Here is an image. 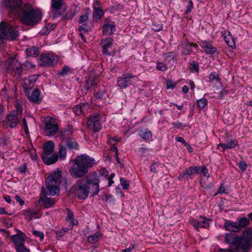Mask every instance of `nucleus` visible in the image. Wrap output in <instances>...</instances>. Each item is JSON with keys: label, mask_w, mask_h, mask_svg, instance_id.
Here are the masks:
<instances>
[{"label": "nucleus", "mask_w": 252, "mask_h": 252, "mask_svg": "<svg viewBox=\"0 0 252 252\" xmlns=\"http://www.w3.org/2000/svg\"><path fill=\"white\" fill-rule=\"evenodd\" d=\"M74 161L75 163L70 172L75 178H80L84 176L88 172L89 168L93 167L95 164L94 159L86 154L77 156Z\"/></svg>", "instance_id": "nucleus-3"}, {"label": "nucleus", "mask_w": 252, "mask_h": 252, "mask_svg": "<svg viewBox=\"0 0 252 252\" xmlns=\"http://www.w3.org/2000/svg\"><path fill=\"white\" fill-rule=\"evenodd\" d=\"M252 240V230L250 229L245 231L241 237L235 234H226V242L229 244L231 249H220L218 252H248Z\"/></svg>", "instance_id": "nucleus-2"}, {"label": "nucleus", "mask_w": 252, "mask_h": 252, "mask_svg": "<svg viewBox=\"0 0 252 252\" xmlns=\"http://www.w3.org/2000/svg\"><path fill=\"white\" fill-rule=\"evenodd\" d=\"M247 164L245 161H241L239 163V167L243 172L247 169Z\"/></svg>", "instance_id": "nucleus-47"}, {"label": "nucleus", "mask_w": 252, "mask_h": 252, "mask_svg": "<svg viewBox=\"0 0 252 252\" xmlns=\"http://www.w3.org/2000/svg\"><path fill=\"white\" fill-rule=\"evenodd\" d=\"M167 89H173L176 86V83L172 80H168L166 82Z\"/></svg>", "instance_id": "nucleus-44"}, {"label": "nucleus", "mask_w": 252, "mask_h": 252, "mask_svg": "<svg viewBox=\"0 0 252 252\" xmlns=\"http://www.w3.org/2000/svg\"><path fill=\"white\" fill-rule=\"evenodd\" d=\"M29 100L34 103H39L42 100L41 92L38 89H34L31 94L28 95Z\"/></svg>", "instance_id": "nucleus-16"}, {"label": "nucleus", "mask_w": 252, "mask_h": 252, "mask_svg": "<svg viewBox=\"0 0 252 252\" xmlns=\"http://www.w3.org/2000/svg\"><path fill=\"white\" fill-rule=\"evenodd\" d=\"M36 75H32L26 78L23 82V86L24 90L27 91L29 89H32L34 85V83L37 79Z\"/></svg>", "instance_id": "nucleus-19"}, {"label": "nucleus", "mask_w": 252, "mask_h": 252, "mask_svg": "<svg viewBox=\"0 0 252 252\" xmlns=\"http://www.w3.org/2000/svg\"><path fill=\"white\" fill-rule=\"evenodd\" d=\"M87 184H88V186L90 188L92 187L91 191L93 196L98 193L99 191V181L97 178H94L90 180L88 179V182Z\"/></svg>", "instance_id": "nucleus-15"}, {"label": "nucleus", "mask_w": 252, "mask_h": 252, "mask_svg": "<svg viewBox=\"0 0 252 252\" xmlns=\"http://www.w3.org/2000/svg\"><path fill=\"white\" fill-rule=\"evenodd\" d=\"M113 150H114L115 153V157L116 159H117L118 162H119V159L118 158V149L116 147H113Z\"/></svg>", "instance_id": "nucleus-60"}, {"label": "nucleus", "mask_w": 252, "mask_h": 252, "mask_svg": "<svg viewBox=\"0 0 252 252\" xmlns=\"http://www.w3.org/2000/svg\"><path fill=\"white\" fill-rule=\"evenodd\" d=\"M55 144L51 140L47 141L43 145L42 155H51L54 151Z\"/></svg>", "instance_id": "nucleus-23"}, {"label": "nucleus", "mask_w": 252, "mask_h": 252, "mask_svg": "<svg viewBox=\"0 0 252 252\" xmlns=\"http://www.w3.org/2000/svg\"><path fill=\"white\" fill-rule=\"evenodd\" d=\"M96 84L97 82L96 81V77L94 76L93 74H90L87 80L86 81V85L85 88L87 90H90Z\"/></svg>", "instance_id": "nucleus-27"}, {"label": "nucleus", "mask_w": 252, "mask_h": 252, "mask_svg": "<svg viewBox=\"0 0 252 252\" xmlns=\"http://www.w3.org/2000/svg\"><path fill=\"white\" fill-rule=\"evenodd\" d=\"M200 170V169L198 166H190L183 171L182 174L179 176V179H181L183 178H188L190 176L198 173Z\"/></svg>", "instance_id": "nucleus-18"}, {"label": "nucleus", "mask_w": 252, "mask_h": 252, "mask_svg": "<svg viewBox=\"0 0 252 252\" xmlns=\"http://www.w3.org/2000/svg\"><path fill=\"white\" fill-rule=\"evenodd\" d=\"M61 172L57 170L50 174L46 182V189L43 187L39 199V202L45 208L51 207L55 203V201L47 197L46 195L54 196L60 192L59 185L61 181Z\"/></svg>", "instance_id": "nucleus-1"}, {"label": "nucleus", "mask_w": 252, "mask_h": 252, "mask_svg": "<svg viewBox=\"0 0 252 252\" xmlns=\"http://www.w3.org/2000/svg\"><path fill=\"white\" fill-rule=\"evenodd\" d=\"M133 249V247H130L128 248L125 249L123 250L122 252H131Z\"/></svg>", "instance_id": "nucleus-64"}, {"label": "nucleus", "mask_w": 252, "mask_h": 252, "mask_svg": "<svg viewBox=\"0 0 252 252\" xmlns=\"http://www.w3.org/2000/svg\"><path fill=\"white\" fill-rule=\"evenodd\" d=\"M42 158L45 164L51 165L57 162L58 159V156L56 154L42 155Z\"/></svg>", "instance_id": "nucleus-24"}, {"label": "nucleus", "mask_w": 252, "mask_h": 252, "mask_svg": "<svg viewBox=\"0 0 252 252\" xmlns=\"http://www.w3.org/2000/svg\"><path fill=\"white\" fill-rule=\"evenodd\" d=\"M209 78L210 81H218L219 80L218 74L217 72H215L211 73L209 75Z\"/></svg>", "instance_id": "nucleus-43"}, {"label": "nucleus", "mask_w": 252, "mask_h": 252, "mask_svg": "<svg viewBox=\"0 0 252 252\" xmlns=\"http://www.w3.org/2000/svg\"><path fill=\"white\" fill-rule=\"evenodd\" d=\"M26 54L29 57H36L39 53V50L35 47H29L26 50Z\"/></svg>", "instance_id": "nucleus-33"}, {"label": "nucleus", "mask_w": 252, "mask_h": 252, "mask_svg": "<svg viewBox=\"0 0 252 252\" xmlns=\"http://www.w3.org/2000/svg\"><path fill=\"white\" fill-rule=\"evenodd\" d=\"M139 135L144 140H149L152 138V132L148 129H145L144 130H141L139 131Z\"/></svg>", "instance_id": "nucleus-32"}, {"label": "nucleus", "mask_w": 252, "mask_h": 252, "mask_svg": "<svg viewBox=\"0 0 252 252\" xmlns=\"http://www.w3.org/2000/svg\"><path fill=\"white\" fill-rule=\"evenodd\" d=\"M113 39L111 38H107L102 40L101 42V45L103 47V53L106 55H110L109 49L112 46Z\"/></svg>", "instance_id": "nucleus-21"}, {"label": "nucleus", "mask_w": 252, "mask_h": 252, "mask_svg": "<svg viewBox=\"0 0 252 252\" xmlns=\"http://www.w3.org/2000/svg\"><path fill=\"white\" fill-rule=\"evenodd\" d=\"M70 68L67 66H64L63 67L61 71L60 72L59 74L61 75H63L64 74H66L69 70Z\"/></svg>", "instance_id": "nucleus-53"}, {"label": "nucleus", "mask_w": 252, "mask_h": 252, "mask_svg": "<svg viewBox=\"0 0 252 252\" xmlns=\"http://www.w3.org/2000/svg\"><path fill=\"white\" fill-rule=\"evenodd\" d=\"M173 125L177 127H184L186 126V125H184L182 123H179V122L176 123H174L173 124Z\"/></svg>", "instance_id": "nucleus-59"}, {"label": "nucleus", "mask_w": 252, "mask_h": 252, "mask_svg": "<svg viewBox=\"0 0 252 252\" xmlns=\"http://www.w3.org/2000/svg\"><path fill=\"white\" fill-rule=\"evenodd\" d=\"M20 15V20L22 23L26 25H33L37 24L41 20V11L34 9L30 4H26L22 8Z\"/></svg>", "instance_id": "nucleus-4"}, {"label": "nucleus", "mask_w": 252, "mask_h": 252, "mask_svg": "<svg viewBox=\"0 0 252 252\" xmlns=\"http://www.w3.org/2000/svg\"><path fill=\"white\" fill-rule=\"evenodd\" d=\"M93 9L95 17L99 19L104 14V12L100 7V2L96 0L93 3Z\"/></svg>", "instance_id": "nucleus-25"}, {"label": "nucleus", "mask_w": 252, "mask_h": 252, "mask_svg": "<svg viewBox=\"0 0 252 252\" xmlns=\"http://www.w3.org/2000/svg\"><path fill=\"white\" fill-rule=\"evenodd\" d=\"M189 221L194 227L197 230L201 227L205 228H208L209 226L210 222L211 221L210 219L201 217H200L198 220H195L192 218H190Z\"/></svg>", "instance_id": "nucleus-13"}, {"label": "nucleus", "mask_w": 252, "mask_h": 252, "mask_svg": "<svg viewBox=\"0 0 252 252\" xmlns=\"http://www.w3.org/2000/svg\"><path fill=\"white\" fill-rule=\"evenodd\" d=\"M36 214V212L34 210L28 209L26 210L23 212V215L26 217L31 218L32 217Z\"/></svg>", "instance_id": "nucleus-38"}, {"label": "nucleus", "mask_w": 252, "mask_h": 252, "mask_svg": "<svg viewBox=\"0 0 252 252\" xmlns=\"http://www.w3.org/2000/svg\"><path fill=\"white\" fill-rule=\"evenodd\" d=\"M116 31L115 26L113 24L105 22L102 27L103 34L105 35H110Z\"/></svg>", "instance_id": "nucleus-22"}, {"label": "nucleus", "mask_w": 252, "mask_h": 252, "mask_svg": "<svg viewBox=\"0 0 252 252\" xmlns=\"http://www.w3.org/2000/svg\"><path fill=\"white\" fill-rule=\"evenodd\" d=\"M1 4L15 15H19L23 8L22 0H1Z\"/></svg>", "instance_id": "nucleus-6"}, {"label": "nucleus", "mask_w": 252, "mask_h": 252, "mask_svg": "<svg viewBox=\"0 0 252 252\" xmlns=\"http://www.w3.org/2000/svg\"><path fill=\"white\" fill-rule=\"evenodd\" d=\"M6 68L8 72H14L19 74L22 72L21 64L14 58H11L6 64Z\"/></svg>", "instance_id": "nucleus-9"}, {"label": "nucleus", "mask_w": 252, "mask_h": 252, "mask_svg": "<svg viewBox=\"0 0 252 252\" xmlns=\"http://www.w3.org/2000/svg\"><path fill=\"white\" fill-rule=\"evenodd\" d=\"M197 104L199 108L202 109L205 108L207 105L208 101L205 98L202 97L197 100Z\"/></svg>", "instance_id": "nucleus-36"}, {"label": "nucleus", "mask_w": 252, "mask_h": 252, "mask_svg": "<svg viewBox=\"0 0 252 252\" xmlns=\"http://www.w3.org/2000/svg\"><path fill=\"white\" fill-rule=\"evenodd\" d=\"M224 38L227 45L232 48L235 47L234 40L232 38V35L228 32H226L223 33Z\"/></svg>", "instance_id": "nucleus-29"}, {"label": "nucleus", "mask_w": 252, "mask_h": 252, "mask_svg": "<svg viewBox=\"0 0 252 252\" xmlns=\"http://www.w3.org/2000/svg\"><path fill=\"white\" fill-rule=\"evenodd\" d=\"M163 27L162 24H153L152 26V30L155 32H159L162 30Z\"/></svg>", "instance_id": "nucleus-45"}, {"label": "nucleus", "mask_w": 252, "mask_h": 252, "mask_svg": "<svg viewBox=\"0 0 252 252\" xmlns=\"http://www.w3.org/2000/svg\"><path fill=\"white\" fill-rule=\"evenodd\" d=\"M73 214L70 211H68V213L66 217V220L69 223L72 225H76L78 223V220H77L73 219Z\"/></svg>", "instance_id": "nucleus-34"}, {"label": "nucleus", "mask_w": 252, "mask_h": 252, "mask_svg": "<svg viewBox=\"0 0 252 252\" xmlns=\"http://www.w3.org/2000/svg\"><path fill=\"white\" fill-rule=\"evenodd\" d=\"M249 223V220L246 218H241L238 221V226L242 227L247 226Z\"/></svg>", "instance_id": "nucleus-39"}, {"label": "nucleus", "mask_w": 252, "mask_h": 252, "mask_svg": "<svg viewBox=\"0 0 252 252\" xmlns=\"http://www.w3.org/2000/svg\"><path fill=\"white\" fill-rule=\"evenodd\" d=\"M33 234L36 237H38L39 239V240L40 241H42L43 239H44V234L43 232H41V231H37V230H33Z\"/></svg>", "instance_id": "nucleus-42"}, {"label": "nucleus", "mask_w": 252, "mask_h": 252, "mask_svg": "<svg viewBox=\"0 0 252 252\" xmlns=\"http://www.w3.org/2000/svg\"><path fill=\"white\" fill-rule=\"evenodd\" d=\"M23 129L26 134H28L29 131L28 129V124L27 123L26 119L25 118L23 119Z\"/></svg>", "instance_id": "nucleus-50"}, {"label": "nucleus", "mask_w": 252, "mask_h": 252, "mask_svg": "<svg viewBox=\"0 0 252 252\" xmlns=\"http://www.w3.org/2000/svg\"><path fill=\"white\" fill-rule=\"evenodd\" d=\"M104 91L97 92L95 94V97L97 99H101L104 96Z\"/></svg>", "instance_id": "nucleus-54"}, {"label": "nucleus", "mask_w": 252, "mask_h": 252, "mask_svg": "<svg viewBox=\"0 0 252 252\" xmlns=\"http://www.w3.org/2000/svg\"><path fill=\"white\" fill-rule=\"evenodd\" d=\"M201 170L205 176H206L207 178L209 177L210 175L208 173V169L205 166H203Z\"/></svg>", "instance_id": "nucleus-56"}, {"label": "nucleus", "mask_w": 252, "mask_h": 252, "mask_svg": "<svg viewBox=\"0 0 252 252\" xmlns=\"http://www.w3.org/2000/svg\"><path fill=\"white\" fill-rule=\"evenodd\" d=\"M73 131V126L71 125H68L67 127L64 129V132L67 133V134L72 133Z\"/></svg>", "instance_id": "nucleus-52"}, {"label": "nucleus", "mask_w": 252, "mask_h": 252, "mask_svg": "<svg viewBox=\"0 0 252 252\" xmlns=\"http://www.w3.org/2000/svg\"><path fill=\"white\" fill-rule=\"evenodd\" d=\"M157 68L158 70L164 71L167 69V66L163 63L158 62L157 63Z\"/></svg>", "instance_id": "nucleus-41"}, {"label": "nucleus", "mask_w": 252, "mask_h": 252, "mask_svg": "<svg viewBox=\"0 0 252 252\" xmlns=\"http://www.w3.org/2000/svg\"><path fill=\"white\" fill-rule=\"evenodd\" d=\"M224 226L227 230L230 231H238L240 228L236 222L227 221L224 223Z\"/></svg>", "instance_id": "nucleus-28"}, {"label": "nucleus", "mask_w": 252, "mask_h": 252, "mask_svg": "<svg viewBox=\"0 0 252 252\" xmlns=\"http://www.w3.org/2000/svg\"><path fill=\"white\" fill-rule=\"evenodd\" d=\"M101 120V118L100 114L92 115L89 117L87 122L88 128L94 132L99 131L102 127Z\"/></svg>", "instance_id": "nucleus-7"}, {"label": "nucleus", "mask_w": 252, "mask_h": 252, "mask_svg": "<svg viewBox=\"0 0 252 252\" xmlns=\"http://www.w3.org/2000/svg\"><path fill=\"white\" fill-rule=\"evenodd\" d=\"M3 198L5 201L7 203H10L11 202V197L9 195H4Z\"/></svg>", "instance_id": "nucleus-61"}, {"label": "nucleus", "mask_w": 252, "mask_h": 252, "mask_svg": "<svg viewBox=\"0 0 252 252\" xmlns=\"http://www.w3.org/2000/svg\"><path fill=\"white\" fill-rule=\"evenodd\" d=\"M219 192L220 193L225 192V188L223 186V185H221V186H220L219 189Z\"/></svg>", "instance_id": "nucleus-63"}, {"label": "nucleus", "mask_w": 252, "mask_h": 252, "mask_svg": "<svg viewBox=\"0 0 252 252\" xmlns=\"http://www.w3.org/2000/svg\"><path fill=\"white\" fill-rule=\"evenodd\" d=\"M62 5V0H52V7L55 11L60 9Z\"/></svg>", "instance_id": "nucleus-35"}, {"label": "nucleus", "mask_w": 252, "mask_h": 252, "mask_svg": "<svg viewBox=\"0 0 252 252\" xmlns=\"http://www.w3.org/2000/svg\"><path fill=\"white\" fill-rule=\"evenodd\" d=\"M200 46L207 54H214L217 51L216 48L213 46L212 41L210 40L202 41L200 43Z\"/></svg>", "instance_id": "nucleus-14"}, {"label": "nucleus", "mask_w": 252, "mask_h": 252, "mask_svg": "<svg viewBox=\"0 0 252 252\" xmlns=\"http://www.w3.org/2000/svg\"><path fill=\"white\" fill-rule=\"evenodd\" d=\"M162 165L158 163H154L150 166V170L152 172H155L158 171V168L159 166H161Z\"/></svg>", "instance_id": "nucleus-46"}, {"label": "nucleus", "mask_w": 252, "mask_h": 252, "mask_svg": "<svg viewBox=\"0 0 252 252\" xmlns=\"http://www.w3.org/2000/svg\"><path fill=\"white\" fill-rule=\"evenodd\" d=\"M134 77L135 76L129 73L123 74L118 77L117 85L121 89H126L128 85H131V79Z\"/></svg>", "instance_id": "nucleus-12"}, {"label": "nucleus", "mask_w": 252, "mask_h": 252, "mask_svg": "<svg viewBox=\"0 0 252 252\" xmlns=\"http://www.w3.org/2000/svg\"><path fill=\"white\" fill-rule=\"evenodd\" d=\"M88 179H82L77 181V189L75 191L76 195L80 199L87 198L90 192V187L87 183Z\"/></svg>", "instance_id": "nucleus-5"}, {"label": "nucleus", "mask_w": 252, "mask_h": 252, "mask_svg": "<svg viewBox=\"0 0 252 252\" xmlns=\"http://www.w3.org/2000/svg\"><path fill=\"white\" fill-rule=\"evenodd\" d=\"M193 4L192 1L191 0H189V6L187 8L186 13H188L190 12L191 9L193 8Z\"/></svg>", "instance_id": "nucleus-55"}, {"label": "nucleus", "mask_w": 252, "mask_h": 252, "mask_svg": "<svg viewBox=\"0 0 252 252\" xmlns=\"http://www.w3.org/2000/svg\"><path fill=\"white\" fill-rule=\"evenodd\" d=\"M66 147L63 145H60L59 149V155L61 159H63L66 156Z\"/></svg>", "instance_id": "nucleus-37"}, {"label": "nucleus", "mask_w": 252, "mask_h": 252, "mask_svg": "<svg viewBox=\"0 0 252 252\" xmlns=\"http://www.w3.org/2000/svg\"><path fill=\"white\" fill-rule=\"evenodd\" d=\"M121 185L124 189H129V183L127 180H126L123 178L120 179Z\"/></svg>", "instance_id": "nucleus-40"}, {"label": "nucleus", "mask_w": 252, "mask_h": 252, "mask_svg": "<svg viewBox=\"0 0 252 252\" xmlns=\"http://www.w3.org/2000/svg\"><path fill=\"white\" fill-rule=\"evenodd\" d=\"M17 115L13 110L7 116V123L11 128L15 127L19 123Z\"/></svg>", "instance_id": "nucleus-17"}, {"label": "nucleus", "mask_w": 252, "mask_h": 252, "mask_svg": "<svg viewBox=\"0 0 252 252\" xmlns=\"http://www.w3.org/2000/svg\"><path fill=\"white\" fill-rule=\"evenodd\" d=\"M59 127L57 122L55 119L49 118L45 121V132L47 136H51L56 134Z\"/></svg>", "instance_id": "nucleus-8"}, {"label": "nucleus", "mask_w": 252, "mask_h": 252, "mask_svg": "<svg viewBox=\"0 0 252 252\" xmlns=\"http://www.w3.org/2000/svg\"><path fill=\"white\" fill-rule=\"evenodd\" d=\"M114 176V174L111 175V176L112 177V178H111V177H109L108 178V186H109V187L111 186L114 183V181L112 180V178H113V177Z\"/></svg>", "instance_id": "nucleus-62"}, {"label": "nucleus", "mask_w": 252, "mask_h": 252, "mask_svg": "<svg viewBox=\"0 0 252 252\" xmlns=\"http://www.w3.org/2000/svg\"><path fill=\"white\" fill-rule=\"evenodd\" d=\"M175 140L177 142H181V143H183L184 145H185L187 143V142H186V141L184 139V138H183L181 137H178V136L176 137L175 138Z\"/></svg>", "instance_id": "nucleus-58"}, {"label": "nucleus", "mask_w": 252, "mask_h": 252, "mask_svg": "<svg viewBox=\"0 0 252 252\" xmlns=\"http://www.w3.org/2000/svg\"><path fill=\"white\" fill-rule=\"evenodd\" d=\"M15 198L17 202H18L20 205L22 206L24 204V201L19 195H16Z\"/></svg>", "instance_id": "nucleus-57"}, {"label": "nucleus", "mask_w": 252, "mask_h": 252, "mask_svg": "<svg viewBox=\"0 0 252 252\" xmlns=\"http://www.w3.org/2000/svg\"><path fill=\"white\" fill-rule=\"evenodd\" d=\"M91 11L90 9L88 10V12H86L85 14L81 15L78 19V23L82 24V26H80L79 28V31H81L82 30H85L86 32L87 30H86L85 27L83 26L86 25V23L88 21L89 15L90 14Z\"/></svg>", "instance_id": "nucleus-26"}, {"label": "nucleus", "mask_w": 252, "mask_h": 252, "mask_svg": "<svg viewBox=\"0 0 252 252\" xmlns=\"http://www.w3.org/2000/svg\"><path fill=\"white\" fill-rule=\"evenodd\" d=\"M227 148L230 149L234 148L237 145V142L235 140H232L230 141H229L228 143H226Z\"/></svg>", "instance_id": "nucleus-48"}, {"label": "nucleus", "mask_w": 252, "mask_h": 252, "mask_svg": "<svg viewBox=\"0 0 252 252\" xmlns=\"http://www.w3.org/2000/svg\"><path fill=\"white\" fill-rule=\"evenodd\" d=\"M102 237V234L100 232H96L94 234L88 237V241L91 244H94L98 242Z\"/></svg>", "instance_id": "nucleus-31"}, {"label": "nucleus", "mask_w": 252, "mask_h": 252, "mask_svg": "<svg viewBox=\"0 0 252 252\" xmlns=\"http://www.w3.org/2000/svg\"><path fill=\"white\" fill-rule=\"evenodd\" d=\"M12 239L17 252H29V249L25 247V240L22 235H13L12 236Z\"/></svg>", "instance_id": "nucleus-11"}, {"label": "nucleus", "mask_w": 252, "mask_h": 252, "mask_svg": "<svg viewBox=\"0 0 252 252\" xmlns=\"http://www.w3.org/2000/svg\"><path fill=\"white\" fill-rule=\"evenodd\" d=\"M27 168V164L26 163H24L19 167L18 170L21 173H24L26 172Z\"/></svg>", "instance_id": "nucleus-51"}, {"label": "nucleus", "mask_w": 252, "mask_h": 252, "mask_svg": "<svg viewBox=\"0 0 252 252\" xmlns=\"http://www.w3.org/2000/svg\"><path fill=\"white\" fill-rule=\"evenodd\" d=\"M16 111H15V112H16V114L17 115H18V114H21L22 112H23V109H22V105L19 103L18 102H17L16 104Z\"/></svg>", "instance_id": "nucleus-49"}, {"label": "nucleus", "mask_w": 252, "mask_h": 252, "mask_svg": "<svg viewBox=\"0 0 252 252\" xmlns=\"http://www.w3.org/2000/svg\"><path fill=\"white\" fill-rule=\"evenodd\" d=\"M56 55L51 53L43 54L40 56V64L43 66H52L58 61Z\"/></svg>", "instance_id": "nucleus-10"}, {"label": "nucleus", "mask_w": 252, "mask_h": 252, "mask_svg": "<svg viewBox=\"0 0 252 252\" xmlns=\"http://www.w3.org/2000/svg\"><path fill=\"white\" fill-rule=\"evenodd\" d=\"M64 146L69 150H77L78 149V144L71 138L67 139Z\"/></svg>", "instance_id": "nucleus-30"}, {"label": "nucleus", "mask_w": 252, "mask_h": 252, "mask_svg": "<svg viewBox=\"0 0 252 252\" xmlns=\"http://www.w3.org/2000/svg\"><path fill=\"white\" fill-rule=\"evenodd\" d=\"M89 107L88 103L80 104L74 106L73 110L76 115L80 116L87 112Z\"/></svg>", "instance_id": "nucleus-20"}]
</instances>
